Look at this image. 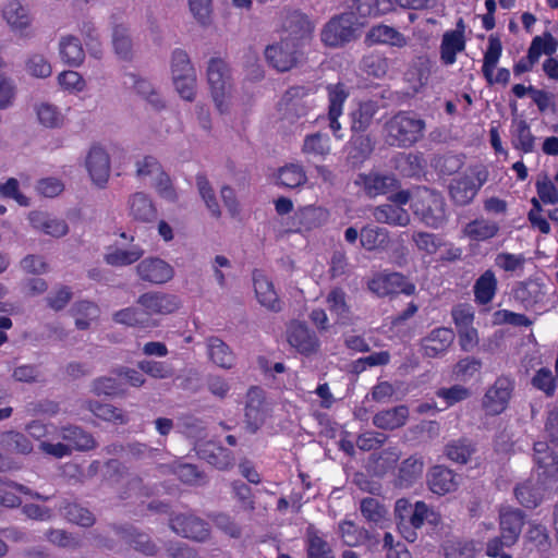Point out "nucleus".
Masks as SVG:
<instances>
[{
    "instance_id": "obj_26",
    "label": "nucleus",
    "mask_w": 558,
    "mask_h": 558,
    "mask_svg": "<svg viewBox=\"0 0 558 558\" xmlns=\"http://www.w3.org/2000/svg\"><path fill=\"white\" fill-rule=\"evenodd\" d=\"M365 41L368 45H390L401 48L407 45V37L391 26L378 24L368 31Z\"/></svg>"
},
{
    "instance_id": "obj_29",
    "label": "nucleus",
    "mask_w": 558,
    "mask_h": 558,
    "mask_svg": "<svg viewBox=\"0 0 558 558\" xmlns=\"http://www.w3.org/2000/svg\"><path fill=\"white\" fill-rule=\"evenodd\" d=\"M409 418V409L398 405L392 409L379 411L373 417V424L380 429L393 430L403 426Z\"/></svg>"
},
{
    "instance_id": "obj_47",
    "label": "nucleus",
    "mask_w": 558,
    "mask_h": 558,
    "mask_svg": "<svg viewBox=\"0 0 558 558\" xmlns=\"http://www.w3.org/2000/svg\"><path fill=\"white\" fill-rule=\"evenodd\" d=\"M143 254L144 251L137 245H133L128 250L114 247L105 255V260L108 265L122 267L137 262Z\"/></svg>"
},
{
    "instance_id": "obj_18",
    "label": "nucleus",
    "mask_w": 558,
    "mask_h": 558,
    "mask_svg": "<svg viewBox=\"0 0 558 558\" xmlns=\"http://www.w3.org/2000/svg\"><path fill=\"white\" fill-rule=\"evenodd\" d=\"M534 462L543 482L558 480V457L545 441L534 444Z\"/></svg>"
},
{
    "instance_id": "obj_35",
    "label": "nucleus",
    "mask_w": 558,
    "mask_h": 558,
    "mask_svg": "<svg viewBox=\"0 0 558 558\" xmlns=\"http://www.w3.org/2000/svg\"><path fill=\"white\" fill-rule=\"evenodd\" d=\"M123 84L128 88H133L138 95L145 97L154 108L159 109L163 107L160 95L155 90L149 81L138 77L134 73H125L123 76Z\"/></svg>"
},
{
    "instance_id": "obj_28",
    "label": "nucleus",
    "mask_w": 558,
    "mask_h": 558,
    "mask_svg": "<svg viewBox=\"0 0 558 558\" xmlns=\"http://www.w3.org/2000/svg\"><path fill=\"white\" fill-rule=\"evenodd\" d=\"M499 230L500 227L496 221L480 217L468 222L463 227L462 233L471 241L484 242L495 238Z\"/></svg>"
},
{
    "instance_id": "obj_48",
    "label": "nucleus",
    "mask_w": 558,
    "mask_h": 558,
    "mask_svg": "<svg viewBox=\"0 0 558 558\" xmlns=\"http://www.w3.org/2000/svg\"><path fill=\"white\" fill-rule=\"evenodd\" d=\"M112 45L116 54L122 60H131L133 57V43L129 29L123 24L113 27Z\"/></svg>"
},
{
    "instance_id": "obj_51",
    "label": "nucleus",
    "mask_w": 558,
    "mask_h": 558,
    "mask_svg": "<svg viewBox=\"0 0 558 558\" xmlns=\"http://www.w3.org/2000/svg\"><path fill=\"white\" fill-rule=\"evenodd\" d=\"M339 536L344 545L354 547L362 545L368 538V533L353 521L344 520L339 524Z\"/></svg>"
},
{
    "instance_id": "obj_16",
    "label": "nucleus",
    "mask_w": 558,
    "mask_h": 558,
    "mask_svg": "<svg viewBox=\"0 0 558 558\" xmlns=\"http://www.w3.org/2000/svg\"><path fill=\"white\" fill-rule=\"evenodd\" d=\"M354 184L363 190L368 197H376L395 190L397 180L392 175L378 172L359 173Z\"/></svg>"
},
{
    "instance_id": "obj_11",
    "label": "nucleus",
    "mask_w": 558,
    "mask_h": 558,
    "mask_svg": "<svg viewBox=\"0 0 558 558\" xmlns=\"http://www.w3.org/2000/svg\"><path fill=\"white\" fill-rule=\"evenodd\" d=\"M328 220V211L318 206L298 208L287 222V232H307L322 227Z\"/></svg>"
},
{
    "instance_id": "obj_2",
    "label": "nucleus",
    "mask_w": 558,
    "mask_h": 558,
    "mask_svg": "<svg viewBox=\"0 0 558 558\" xmlns=\"http://www.w3.org/2000/svg\"><path fill=\"white\" fill-rule=\"evenodd\" d=\"M424 120L415 113L400 111L385 124V141L389 146L410 147L423 137Z\"/></svg>"
},
{
    "instance_id": "obj_56",
    "label": "nucleus",
    "mask_w": 558,
    "mask_h": 558,
    "mask_svg": "<svg viewBox=\"0 0 558 558\" xmlns=\"http://www.w3.org/2000/svg\"><path fill=\"white\" fill-rule=\"evenodd\" d=\"M424 470L423 461L417 457H410L405 459L400 468L398 478L400 485L408 486L418 477H421Z\"/></svg>"
},
{
    "instance_id": "obj_21",
    "label": "nucleus",
    "mask_w": 558,
    "mask_h": 558,
    "mask_svg": "<svg viewBox=\"0 0 558 558\" xmlns=\"http://www.w3.org/2000/svg\"><path fill=\"white\" fill-rule=\"evenodd\" d=\"M510 143L521 155L536 151L537 137L524 119H513L510 126Z\"/></svg>"
},
{
    "instance_id": "obj_43",
    "label": "nucleus",
    "mask_w": 558,
    "mask_h": 558,
    "mask_svg": "<svg viewBox=\"0 0 558 558\" xmlns=\"http://www.w3.org/2000/svg\"><path fill=\"white\" fill-rule=\"evenodd\" d=\"M117 533L135 550L148 556L156 554V545L147 534L137 532L134 529H119Z\"/></svg>"
},
{
    "instance_id": "obj_64",
    "label": "nucleus",
    "mask_w": 558,
    "mask_h": 558,
    "mask_svg": "<svg viewBox=\"0 0 558 558\" xmlns=\"http://www.w3.org/2000/svg\"><path fill=\"white\" fill-rule=\"evenodd\" d=\"M537 196L545 205L558 204V189L555 183L546 175H539L535 182Z\"/></svg>"
},
{
    "instance_id": "obj_54",
    "label": "nucleus",
    "mask_w": 558,
    "mask_h": 558,
    "mask_svg": "<svg viewBox=\"0 0 558 558\" xmlns=\"http://www.w3.org/2000/svg\"><path fill=\"white\" fill-rule=\"evenodd\" d=\"M353 7L360 16H377L391 10V0H353Z\"/></svg>"
},
{
    "instance_id": "obj_49",
    "label": "nucleus",
    "mask_w": 558,
    "mask_h": 558,
    "mask_svg": "<svg viewBox=\"0 0 558 558\" xmlns=\"http://www.w3.org/2000/svg\"><path fill=\"white\" fill-rule=\"evenodd\" d=\"M63 517L71 523L88 527L92 526L96 519L93 512L76 502H66L61 508Z\"/></svg>"
},
{
    "instance_id": "obj_58",
    "label": "nucleus",
    "mask_w": 558,
    "mask_h": 558,
    "mask_svg": "<svg viewBox=\"0 0 558 558\" xmlns=\"http://www.w3.org/2000/svg\"><path fill=\"white\" fill-rule=\"evenodd\" d=\"M376 110L377 107L372 101L361 104L352 113V130L354 132H364L369 126Z\"/></svg>"
},
{
    "instance_id": "obj_41",
    "label": "nucleus",
    "mask_w": 558,
    "mask_h": 558,
    "mask_svg": "<svg viewBox=\"0 0 558 558\" xmlns=\"http://www.w3.org/2000/svg\"><path fill=\"white\" fill-rule=\"evenodd\" d=\"M202 458L219 470H228L234 465V456L231 450L208 444L201 450Z\"/></svg>"
},
{
    "instance_id": "obj_7",
    "label": "nucleus",
    "mask_w": 558,
    "mask_h": 558,
    "mask_svg": "<svg viewBox=\"0 0 558 558\" xmlns=\"http://www.w3.org/2000/svg\"><path fill=\"white\" fill-rule=\"evenodd\" d=\"M414 214L420 216L421 220L429 228L437 229L446 220V210L444 198L434 192L425 191L424 194L414 202Z\"/></svg>"
},
{
    "instance_id": "obj_30",
    "label": "nucleus",
    "mask_w": 558,
    "mask_h": 558,
    "mask_svg": "<svg viewBox=\"0 0 558 558\" xmlns=\"http://www.w3.org/2000/svg\"><path fill=\"white\" fill-rule=\"evenodd\" d=\"M254 289L258 302L270 311L281 310V302L272 282L262 274H254Z\"/></svg>"
},
{
    "instance_id": "obj_17",
    "label": "nucleus",
    "mask_w": 558,
    "mask_h": 558,
    "mask_svg": "<svg viewBox=\"0 0 558 558\" xmlns=\"http://www.w3.org/2000/svg\"><path fill=\"white\" fill-rule=\"evenodd\" d=\"M499 520L502 543L507 547H510L514 545L519 538L524 524V514L519 509L502 507L499 512Z\"/></svg>"
},
{
    "instance_id": "obj_14",
    "label": "nucleus",
    "mask_w": 558,
    "mask_h": 558,
    "mask_svg": "<svg viewBox=\"0 0 558 558\" xmlns=\"http://www.w3.org/2000/svg\"><path fill=\"white\" fill-rule=\"evenodd\" d=\"M85 165L93 182L100 187L105 186L111 171L108 153L100 146H93L88 151Z\"/></svg>"
},
{
    "instance_id": "obj_45",
    "label": "nucleus",
    "mask_w": 558,
    "mask_h": 558,
    "mask_svg": "<svg viewBox=\"0 0 558 558\" xmlns=\"http://www.w3.org/2000/svg\"><path fill=\"white\" fill-rule=\"evenodd\" d=\"M361 245L367 251L385 247L389 242V232L385 228L365 226L360 232Z\"/></svg>"
},
{
    "instance_id": "obj_37",
    "label": "nucleus",
    "mask_w": 558,
    "mask_h": 558,
    "mask_svg": "<svg viewBox=\"0 0 558 558\" xmlns=\"http://www.w3.org/2000/svg\"><path fill=\"white\" fill-rule=\"evenodd\" d=\"M29 221L34 228L43 230L46 234L56 238L63 236L69 231L68 225L64 220L49 218L41 211L31 213Z\"/></svg>"
},
{
    "instance_id": "obj_57",
    "label": "nucleus",
    "mask_w": 558,
    "mask_h": 558,
    "mask_svg": "<svg viewBox=\"0 0 558 558\" xmlns=\"http://www.w3.org/2000/svg\"><path fill=\"white\" fill-rule=\"evenodd\" d=\"M233 497L239 507L244 512H254L256 510L255 496L252 488L242 481H234L231 484Z\"/></svg>"
},
{
    "instance_id": "obj_36",
    "label": "nucleus",
    "mask_w": 558,
    "mask_h": 558,
    "mask_svg": "<svg viewBox=\"0 0 558 558\" xmlns=\"http://www.w3.org/2000/svg\"><path fill=\"white\" fill-rule=\"evenodd\" d=\"M307 181L306 172L300 163H287L277 171L276 183L286 189H296Z\"/></svg>"
},
{
    "instance_id": "obj_59",
    "label": "nucleus",
    "mask_w": 558,
    "mask_h": 558,
    "mask_svg": "<svg viewBox=\"0 0 558 558\" xmlns=\"http://www.w3.org/2000/svg\"><path fill=\"white\" fill-rule=\"evenodd\" d=\"M412 242L415 244L418 252L424 255H434L441 246V240L434 233L424 231H415L411 235Z\"/></svg>"
},
{
    "instance_id": "obj_52",
    "label": "nucleus",
    "mask_w": 558,
    "mask_h": 558,
    "mask_svg": "<svg viewBox=\"0 0 558 558\" xmlns=\"http://www.w3.org/2000/svg\"><path fill=\"white\" fill-rule=\"evenodd\" d=\"M306 545L308 558H335L328 542L316 531H307Z\"/></svg>"
},
{
    "instance_id": "obj_25",
    "label": "nucleus",
    "mask_w": 558,
    "mask_h": 558,
    "mask_svg": "<svg viewBox=\"0 0 558 558\" xmlns=\"http://www.w3.org/2000/svg\"><path fill=\"white\" fill-rule=\"evenodd\" d=\"M372 216L378 223L405 227L410 223V214L398 204L386 203L372 209Z\"/></svg>"
},
{
    "instance_id": "obj_53",
    "label": "nucleus",
    "mask_w": 558,
    "mask_h": 558,
    "mask_svg": "<svg viewBox=\"0 0 558 558\" xmlns=\"http://www.w3.org/2000/svg\"><path fill=\"white\" fill-rule=\"evenodd\" d=\"M501 51L502 47L500 40L498 38L490 37L488 39V47L484 54V62L482 66L483 75L487 82L493 81V73L499 61Z\"/></svg>"
},
{
    "instance_id": "obj_23",
    "label": "nucleus",
    "mask_w": 558,
    "mask_h": 558,
    "mask_svg": "<svg viewBox=\"0 0 558 558\" xmlns=\"http://www.w3.org/2000/svg\"><path fill=\"white\" fill-rule=\"evenodd\" d=\"M288 341L302 354H311L318 349V339L314 332L300 323H292L288 329Z\"/></svg>"
},
{
    "instance_id": "obj_12",
    "label": "nucleus",
    "mask_w": 558,
    "mask_h": 558,
    "mask_svg": "<svg viewBox=\"0 0 558 558\" xmlns=\"http://www.w3.org/2000/svg\"><path fill=\"white\" fill-rule=\"evenodd\" d=\"M137 305L143 313L151 318L155 315H168L179 308V300L175 295L163 292H146L137 299Z\"/></svg>"
},
{
    "instance_id": "obj_15",
    "label": "nucleus",
    "mask_w": 558,
    "mask_h": 558,
    "mask_svg": "<svg viewBox=\"0 0 558 558\" xmlns=\"http://www.w3.org/2000/svg\"><path fill=\"white\" fill-rule=\"evenodd\" d=\"M137 275L144 281L162 284L172 279L174 270L170 264L157 257L143 259L136 267Z\"/></svg>"
},
{
    "instance_id": "obj_62",
    "label": "nucleus",
    "mask_w": 558,
    "mask_h": 558,
    "mask_svg": "<svg viewBox=\"0 0 558 558\" xmlns=\"http://www.w3.org/2000/svg\"><path fill=\"white\" fill-rule=\"evenodd\" d=\"M171 76L172 80L179 76H185L190 73L196 72L193 66L191 59L186 51L182 49H175L171 54L170 61Z\"/></svg>"
},
{
    "instance_id": "obj_60",
    "label": "nucleus",
    "mask_w": 558,
    "mask_h": 558,
    "mask_svg": "<svg viewBox=\"0 0 558 558\" xmlns=\"http://www.w3.org/2000/svg\"><path fill=\"white\" fill-rule=\"evenodd\" d=\"M329 311L338 316V319L344 323L349 319L350 306L345 301V293L342 289L335 288L327 295Z\"/></svg>"
},
{
    "instance_id": "obj_9",
    "label": "nucleus",
    "mask_w": 558,
    "mask_h": 558,
    "mask_svg": "<svg viewBox=\"0 0 558 558\" xmlns=\"http://www.w3.org/2000/svg\"><path fill=\"white\" fill-rule=\"evenodd\" d=\"M369 290L378 296L403 293L412 295L415 292V284L400 272H380L368 282Z\"/></svg>"
},
{
    "instance_id": "obj_5",
    "label": "nucleus",
    "mask_w": 558,
    "mask_h": 558,
    "mask_svg": "<svg viewBox=\"0 0 558 558\" xmlns=\"http://www.w3.org/2000/svg\"><path fill=\"white\" fill-rule=\"evenodd\" d=\"M355 24L356 17L353 13H342L333 16L322 29V41L328 47H342L356 37Z\"/></svg>"
},
{
    "instance_id": "obj_39",
    "label": "nucleus",
    "mask_w": 558,
    "mask_h": 558,
    "mask_svg": "<svg viewBox=\"0 0 558 558\" xmlns=\"http://www.w3.org/2000/svg\"><path fill=\"white\" fill-rule=\"evenodd\" d=\"M59 52L61 59L72 66H78L85 58V51L81 40L72 35L64 36L59 43Z\"/></svg>"
},
{
    "instance_id": "obj_8",
    "label": "nucleus",
    "mask_w": 558,
    "mask_h": 558,
    "mask_svg": "<svg viewBox=\"0 0 558 558\" xmlns=\"http://www.w3.org/2000/svg\"><path fill=\"white\" fill-rule=\"evenodd\" d=\"M514 381L508 376H499L483 397V408L489 415L502 413L511 399Z\"/></svg>"
},
{
    "instance_id": "obj_10",
    "label": "nucleus",
    "mask_w": 558,
    "mask_h": 558,
    "mask_svg": "<svg viewBox=\"0 0 558 558\" xmlns=\"http://www.w3.org/2000/svg\"><path fill=\"white\" fill-rule=\"evenodd\" d=\"M300 56V47L296 41L282 38L280 43L269 45L265 49L268 63L280 72L292 69Z\"/></svg>"
},
{
    "instance_id": "obj_61",
    "label": "nucleus",
    "mask_w": 558,
    "mask_h": 558,
    "mask_svg": "<svg viewBox=\"0 0 558 558\" xmlns=\"http://www.w3.org/2000/svg\"><path fill=\"white\" fill-rule=\"evenodd\" d=\"M39 122L46 128H59L63 124L64 117L61 111L49 102H43L36 108Z\"/></svg>"
},
{
    "instance_id": "obj_55",
    "label": "nucleus",
    "mask_w": 558,
    "mask_h": 558,
    "mask_svg": "<svg viewBox=\"0 0 558 558\" xmlns=\"http://www.w3.org/2000/svg\"><path fill=\"white\" fill-rule=\"evenodd\" d=\"M72 310L76 317L75 325L81 330L87 329L90 325V320L96 319L99 314L98 306L89 301L76 302Z\"/></svg>"
},
{
    "instance_id": "obj_31",
    "label": "nucleus",
    "mask_w": 558,
    "mask_h": 558,
    "mask_svg": "<svg viewBox=\"0 0 558 558\" xmlns=\"http://www.w3.org/2000/svg\"><path fill=\"white\" fill-rule=\"evenodd\" d=\"M129 214L133 219L148 222L156 218V208L149 196L143 192H136L129 197Z\"/></svg>"
},
{
    "instance_id": "obj_34",
    "label": "nucleus",
    "mask_w": 558,
    "mask_h": 558,
    "mask_svg": "<svg viewBox=\"0 0 558 558\" xmlns=\"http://www.w3.org/2000/svg\"><path fill=\"white\" fill-rule=\"evenodd\" d=\"M456 475L447 468L434 466L428 474L429 489L437 495H445L457 488Z\"/></svg>"
},
{
    "instance_id": "obj_3",
    "label": "nucleus",
    "mask_w": 558,
    "mask_h": 558,
    "mask_svg": "<svg viewBox=\"0 0 558 558\" xmlns=\"http://www.w3.org/2000/svg\"><path fill=\"white\" fill-rule=\"evenodd\" d=\"M59 436L64 442L41 441L39 449L56 459H62L76 451H88L97 447V441L93 435L76 425H66L60 428Z\"/></svg>"
},
{
    "instance_id": "obj_22",
    "label": "nucleus",
    "mask_w": 558,
    "mask_h": 558,
    "mask_svg": "<svg viewBox=\"0 0 558 558\" xmlns=\"http://www.w3.org/2000/svg\"><path fill=\"white\" fill-rule=\"evenodd\" d=\"M328 92V100H329V107H328V119H329V126L333 133V135L337 138H342V135L339 134V131L341 129L340 123L338 122V118L342 114V107L348 98L349 94L345 90V87L343 84H335V85H328L327 86Z\"/></svg>"
},
{
    "instance_id": "obj_20",
    "label": "nucleus",
    "mask_w": 558,
    "mask_h": 558,
    "mask_svg": "<svg viewBox=\"0 0 558 558\" xmlns=\"http://www.w3.org/2000/svg\"><path fill=\"white\" fill-rule=\"evenodd\" d=\"M314 27L306 15L299 11H287L282 20V31L290 41H296L301 47V41L307 38Z\"/></svg>"
},
{
    "instance_id": "obj_33",
    "label": "nucleus",
    "mask_w": 558,
    "mask_h": 558,
    "mask_svg": "<svg viewBox=\"0 0 558 558\" xmlns=\"http://www.w3.org/2000/svg\"><path fill=\"white\" fill-rule=\"evenodd\" d=\"M513 298L525 308L532 307L533 305L544 301V286L533 280L519 282L513 289Z\"/></svg>"
},
{
    "instance_id": "obj_19",
    "label": "nucleus",
    "mask_w": 558,
    "mask_h": 558,
    "mask_svg": "<svg viewBox=\"0 0 558 558\" xmlns=\"http://www.w3.org/2000/svg\"><path fill=\"white\" fill-rule=\"evenodd\" d=\"M454 340V332L447 327L433 329L422 339L424 355L428 357H441L445 355Z\"/></svg>"
},
{
    "instance_id": "obj_40",
    "label": "nucleus",
    "mask_w": 558,
    "mask_h": 558,
    "mask_svg": "<svg viewBox=\"0 0 558 558\" xmlns=\"http://www.w3.org/2000/svg\"><path fill=\"white\" fill-rule=\"evenodd\" d=\"M0 448L10 453L28 454L33 450V444L26 435L9 430L0 433Z\"/></svg>"
},
{
    "instance_id": "obj_46",
    "label": "nucleus",
    "mask_w": 558,
    "mask_h": 558,
    "mask_svg": "<svg viewBox=\"0 0 558 558\" xmlns=\"http://www.w3.org/2000/svg\"><path fill=\"white\" fill-rule=\"evenodd\" d=\"M113 320L130 327L148 328L155 326V322L148 318L142 308L126 307L113 314Z\"/></svg>"
},
{
    "instance_id": "obj_13",
    "label": "nucleus",
    "mask_w": 558,
    "mask_h": 558,
    "mask_svg": "<svg viewBox=\"0 0 558 558\" xmlns=\"http://www.w3.org/2000/svg\"><path fill=\"white\" fill-rule=\"evenodd\" d=\"M268 409L265 392L259 387H252L246 395L245 423L251 432H256L267 417Z\"/></svg>"
},
{
    "instance_id": "obj_24",
    "label": "nucleus",
    "mask_w": 558,
    "mask_h": 558,
    "mask_svg": "<svg viewBox=\"0 0 558 558\" xmlns=\"http://www.w3.org/2000/svg\"><path fill=\"white\" fill-rule=\"evenodd\" d=\"M498 290V280L493 270H485L474 282V301L477 305L487 306L495 299Z\"/></svg>"
},
{
    "instance_id": "obj_63",
    "label": "nucleus",
    "mask_w": 558,
    "mask_h": 558,
    "mask_svg": "<svg viewBox=\"0 0 558 558\" xmlns=\"http://www.w3.org/2000/svg\"><path fill=\"white\" fill-rule=\"evenodd\" d=\"M189 9L195 21L203 27L213 22V0H187Z\"/></svg>"
},
{
    "instance_id": "obj_32",
    "label": "nucleus",
    "mask_w": 558,
    "mask_h": 558,
    "mask_svg": "<svg viewBox=\"0 0 558 558\" xmlns=\"http://www.w3.org/2000/svg\"><path fill=\"white\" fill-rule=\"evenodd\" d=\"M2 15L14 31H24L32 24V17L20 0H8L2 9Z\"/></svg>"
},
{
    "instance_id": "obj_6",
    "label": "nucleus",
    "mask_w": 558,
    "mask_h": 558,
    "mask_svg": "<svg viewBox=\"0 0 558 558\" xmlns=\"http://www.w3.org/2000/svg\"><path fill=\"white\" fill-rule=\"evenodd\" d=\"M170 529L178 535L194 542H206L210 536V526L194 513H179L170 517Z\"/></svg>"
},
{
    "instance_id": "obj_1",
    "label": "nucleus",
    "mask_w": 558,
    "mask_h": 558,
    "mask_svg": "<svg viewBox=\"0 0 558 558\" xmlns=\"http://www.w3.org/2000/svg\"><path fill=\"white\" fill-rule=\"evenodd\" d=\"M206 78L216 109L221 114L231 110L233 77L228 62L219 57L210 58L206 68Z\"/></svg>"
},
{
    "instance_id": "obj_4",
    "label": "nucleus",
    "mask_w": 558,
    "mask_h": 558,
    "mask_svg": "<svg viewBox=\"0 0 558 558\" xmlns=\"http://www.w3.org/2000/svg\"><path fill=\"white\" fill-rule=\"evenodd\" d=\"M487 180L488 170L484 165H471L451 180L449 186L451 199L459 206L470 204Z\"/></svg>"
},
{
    "instance_id": "obj_27",
    "label": "nucleus",
    "mask_w": 558,
    "mask_h": 558,
    "mask_svg": "<svg viewBox=\"0 0 558 558\" xmlns=\"http://www.w3.org/2000/svg\"><path fill=\"white\" fill-rule=\"evenodd\" d=\"M465 49L463 29L449 31L442 35L440 44V61L445 65H451L457 60V54Z\"/></svg>"
},
{
    "instance_id": "obj_42",
    "label": "nucleus",
    "mask_w": 558,
    "mask_h": 558,
    "mask_svg": "<svg viewBox=\"0 0 558 558\" xmlns=\"http://www.w3.org/2000/svg\"><path fill=\"white\" fill-rule=\"evenodd\" d=\"M87 409L98 418L110 423L123 425L129 422L124 411L110 403L90 400L87 402Z\"/></svg>"
},
{
    "instance_id": "obj_38",
    "label": "nucleus",
    "mask_w": 558,
    "mask_h": 558,
    "mask_svg": "<svg viewBox=\"0 0 558 558\" xmlns=\"http://www.w3.org/2000/svg\"><path fill=\"white\" fill-rule=\"evenodd\" d=\"M301 150L304 155L324 160L331 151L330 138L320 132L308 134L304 137Z\"/></svg>"
},
{
    "instance_id": "obj_44",
    "label": "nucleus",
    "mask_w": 558,
    "mask_h": 558,
    "mask_svg": "<svg viewBox=\"0 0 558 558\" xmlns=\"http://www.w3.org/2000/svg\"><path fill=\"white\" fill-rule=\"evenodd\" d=\"M210 360L222 368H231L234 364V354L219 338L211 337L207 341Z\"/></svg>"
},
{
    "instance_id": "obj_50",
    "label": "nucleus",
    "mask_w": 558,
    "mask_h": 558,
    "mask_svg": "<svg viewBox=\"0 0 558 558\" xmlns=\"http://www.w3.org/2000/svg\"><path fill=\"white\" fill-rule=\"evenodd\" d=\"M196 186L202 199L204 201L211 216L215 218H220V205L218 203L215 190L213 189L210 182L208 181L205 174L199 173L196 175Z\"/></svg>"
}]
</instances>
